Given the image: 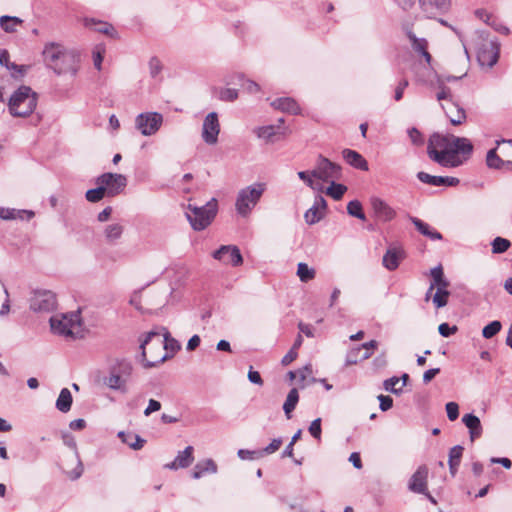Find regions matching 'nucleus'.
Segmentation results:
<instances>
[{"label":"nucleus","mask_w":512,"mask_h":512,"mask_svg":"<svg viewBox=\"0 0 512 512\" xmlns=\"http://www.w3.org/2000/svg\"><path fill=\"white\" fill-rule=\"evenodd\" d=\"M473 152V144L468 138L452 134H433L429 138L427 154L442 167L455 168L468 160Z\"/></svg>","instance_id":"obj_1"},{"label":"nucleus","mask_w":512,"mask_h":512,"mask_svg":"<svg viewBox=\"0 0 512 512\" xmlns=\"http://www.w3.org/2000/svg\"><path fill=\"white\" fill-rule=\"evenodd\" d=\"M180 348V343L171 337L167 328L162 327L161 332L150 331L146 334L140 344L138 360L145 368H151L172 357Z\"/></svg>","instance_id":"obj_2"},{"label":"nucleus","mask_w":512,"mask_h":512,"mask_svg":"<svg viewBox=\"0 0 512 512\" xmlns=\"http://www.w3.org/2000/svg\"><path fill=\"white\" fill-rule=\"evenodd\" d=\"M42 55L47 67L57 75L70 74L76 76L81 63V51L79 49L50 42L44 46Z\"/></svg>","instance_id":"obj_3"},{"label":"nucleus","mask_w":512,"mask_h":512,"mask_svg":"<svg viewBox=\"0 0 512 512\" xmlns=\"http://www.w3.org/2000/svg\"><path fill=\"white\" fill-rule=\"evenodd\" d=\"M133 370V365L129 360L115 359L109 365L108 373L104 377L103 382L111 390L126 393Z\"/></svg>","instance_id":"obj_4"},{"label":"nucleus","mask_w":512,"mask_h":512,"mask_svg":"<svg viewBox=\"0 0 512 512\" xmlns=\"http://www.w3.org/2000/svg\"><path fill=\"white\" fill-rule=\"evenodd\" d=\"M37 106V94L29 86H20L9 98L8 109L14 117H27Z\"/></svg>","instance_id":"obj_5"},{"label":"nucleus","mask_w":512,"mask_h":512,"mask_svg":"<svg viewBox=\"0 0 512 512\" xmlns=\"http://www.w3.org/2000/svg\"><path fill=\"white\" fill-rule=\"evenodd\" d=\"M490 34H475L477 60L482 67L492 68L499 59L500 43Z\"/></svg>","instance_id":"obj_6"},{"label":"nucleus","mask_w":512,"mask_h":512,"mask_svg":"<svg viewBox=\"0 0 512 512\" xmlns=\"http://www.w3.org/2000/svg\"><path fill=\"white\" fill-rule=\"evenodd\" d=\"M217 213V202L215 199L207 202L203 206L189 204L185 215L196 231L204 230L211 224Z\"/></svg>","instance_id":"obj_7"},{"label":"nucleus","mask_w":512,"mask_h":512,"mask_svg":"<svg viewBox=\"0 0 512 512\" xmlns=\"http://www.w3.org/2000/svg\"><path fill=\"white\" fill-rule=\"evenodd\" d=\"M264 191V183H254L239 190L235 202L237 213L242 217H247L261 199Z\"/></svg>","instance_id":"obj_8"},{"label":"nucleus","mask_w":512,"mask_h":512,"mask_svg":"<svg viewBox=\"0 0 512 512\" xmlns=\"http://www.w3.org/2000/svg\"><path fill=\"white\" fill-rule=\"evenodd\" d=\"M50 327L54 334L74 339L80 327L78 313L54 315L50 318Z\"/></svg>","instance_id":"obj_9"},{"label":"nucleus","mask_w":512,"mask_h":512,"mask_svg":"<svg viewBox=\"0 0 512 512\" xmlns=\"http://www.w3.org/2000/svg\"><path fill=\"white\" fill-rule=\"evenodd\" d=\"M312 174L319 182H331L341 178L342 168L340 165L331 162L328 158L319 155L316 160V165L314 169H312Z\"/></svg>","instance_id":"obj_10"},{"label":"nucleus","mask_w":512,"mask_h":512,"mask_svg":"<svg viewBox=\"0 0 512 512\" xmlns=\"http://www.w3.org/2000/svg\"><path fill=\"white\" fill-rule=\"evenodd\" d=\"M96 184L104 188L108 197H114L123 192L127 186V178L123 174L107 172L97 177Z\"/></svg>","instance_id":"obj_11"},{"label":"nucleus","mask_w":512,"mask_h":512,"mask_svg":"<svg viewBox=\"0 0 512 512\" xmlns=\"http://www.w3.org/2000/svg\"><path fill=\"white\" fill-rule=\"evenodd\" d=\"M163 123V116L158 112H145L135 119V126L144 136L154 135Z\"/></svg>","instance_id":"obj_12"},{"label":"nucleus","mask_w":512,"mask_h":512,"mask_svg":"<svg viewBox=\"0 0 512 512\" xmlns=\"http://www.w3.org/2000/svg\"><path fill=\"white\" fill-rule=\"evenodd\" d=\"M30 309L34 312L48 313L56 308V295L50 290H36L30 297Z\"/></svg>","instance_id":"obj_13"},{"label":"nucleus","mask_w":512,"mask_h":512,"mask_svg":"<svg viewBox=\"0 0 512 512\" xmlns=\"http://www.w3.org/2000/svg\"><path fill=\"white\" fill-rule=\"evenodd\" d=\"M212 257L224 265L233 267L240 266L243 263L241 252L235 245H222L212 253Z\"/></svg>","instance_id":"obj_14"},{"label":"nucleus","mask_w":512,"mask_h":512,"mask_svg":"<svg viewBox=\"0 0 512 512\" xmlns=\"http://www.w3.org/2000/svg\"><path fill=\"white\" fill-rule=\"evenodd\" d=\"M220 133V124L218 114L210 112L207 114L202 125V139L208 145H214L218 142Z\"/></svg>","instance_id":"obj_15"},{"label":"nucleus","mask_w":512,"mask_h":512,"mask_svg":"<svg viewBox=\"0 0 512 512\" xmlns=\"http://www.w3.org/2000/svg\"><path fill=\"white\" fill-rule=\"evenodd\" d=\"M428 468L421 465L411 476L408 488L414 493H426L427 490Z\"/></svg>","instance_id":"obj_16"},{"label":"nucleus","mask_w":512,"mask_h":512,"mask_svg":"<svg viewBox=\"0 0 512 512\" xmlns=\"http://www.w3.org/2000/svg\"><path fill=\"white\" fill-rule=\"evenodd\" d=\"M417 178L419 181L425 184H429L431 186H449L454 187L460 183V180L456 177L449 176H434L430 175L426 172L420 171L417 173Z\"/></svg>","instance_id":"obj_17"},{"label":"nucleus","mask_w":512,"mask_h":512,"mask_svg":"<svg viewBox=\"0 0 512 512\" xmlns=\"http://www.w3.org/2000/svg\"><path fill=\"white\" fill-rule=\"evenodd\" d=\"M441 107L452 125H461L466 120V112L457 102L441 103Z\"/></svg>","instance_id":"obj_18"},{"label":"nucleus","mask_w":512,"mask_h":512,"mask_svg":"<svg viewBox=\"0 0 512 512\" xmlns=\"http://www.w3.org/2000/svg\"><path fill=\"white\" fill-rule=\"evenodd\" d=\"M326 207V200L322 196H317L314 200L312 207L309 208L304 214L306 223L309 225H313L319 222L324 216V211Z\"/></svg>","instance_id":"obj_19"},{"label":"nucleus","mask_w":512,"mask_h":512,"mask_svg":"<svg viewBox=\"0 0 512 512\" xmlns=\"http://www.w3.org/2000/svg\"><path fill=\"white\" fill-rule=\"evenodd\" d=\"M193 447L187 446L183 451H179L175 459L165 465V468L170 470H177L180 468L189 467L194 461Z\"/></svg>","instance_id":"obj_20"},{"label":"nucleus","mask_w":512,"mask_h":512,"mask_svg":"<svg viewBox=\"0 0 512 512\" xmlns=\"http://www.w3.org/2000/svg\"><path fill=\"white\" fill-rule=\"evenodd\" d=\"M404 258V251L397 246L390 247L383 256V266L389 271L398 268L400 261Z\"/></svg>","instance_id":"obj_21"},{"label":"nucleus","mask_w":512,"mask_h":512,"mask_svg":"<svg viewBox=\"0 0 512 512\" xmlns=\"http://www.w3.org/2000/svg\"><path fill=\"white\" fill-rule=\"evenodd\" d=\"M413 51L422 56L428 65H431L432 56L428 52V41L425 38L416 37L415 34H408Z\"/></svg>","instance_id":"obj_22"},{"label":"nucleus","mask_w":512,"mask_h":512,"mask_svg":"<svg viewBox=\"0 0 512 512\" xmlns=\"http://www.w3.org/2000/svg\"><path fill=\"white\" fill-rule=\"evenodd\" d=\"M371 205L377 217L383 221H390L396 216L395 210L380 198H373Z\"/></svg>","instance_id":"obj_23"},{"label":"nucleus","mask_w":512,"mask_h":512,"mask_svg":"<svg viewBox=\"0 0 512 512\" xmlns=\"http://www.w3.org/2000/svg\"><path fill=\"white\" fill-rule=\"evenodd\" d=\"M462 422L469 430L470 440L473 442L475 439L481 437L483 428L479 417L472 413L465 414L462 417Z\"/></svg>","instance_id":"obj_24"},{"label":"nucleus","mask_w":512,"mask_h":512,"mask_svg":"<svg viewBox=\"0 0 512 512\" xmlns=\"http://www.w3.org/2000/svg\"><path fill=\"white\" fill-rule=\"evenodd\" d=\"M342 156H343L344 160L352 167L362 170V171H368V169H369L368 162L357 151L352 150V149H344L342 151Z\"/></svg>","instance_id":"obj_25"},{"label":"nucleus","mask_w":512,"mask_h":512,"mask_svg":"<svg viewBox=\"0 0 512 512\" xmlns=\"http://www.w3.org/2000/svg\"><path fill=\"white\" fill-rule=\"evenodd\" d=\"M62 440H63L64 445H66L67 447H69L75 451V455H76L77 459H79V456L77 453L76 440H75L74 436L70 433H63ZM82 473H83V466H82L81 461L78 460L77 467L73 471L69 472L68 476L71 480H76L82 475Z\"/></svg>","instance_id":"obj_26"},{"label":"nucleus","mask_w":512,"mask_h":512,"mask_svg":"<svg viewBox=\"0 0 512 512\" xmlns=\"http://www.w3.org/2000/svg\"><path fill=\"white\" fill-rule=\"evenodd\" d=\"M78 28L91 30L92 32H111L115 30L110 23L96 20L94 18H84L81 21V26Z\"/></svg>","instance_id":"obj_27"},{"label":"nucleus","mask_w":512,"mask_h":512,"mask_svg":"<svg viewBox=\"0 0 512 512\" xmlns=\"http://www.w3.org/2000/svg\"><path fill=\"white\" fill-rule=\"evenodd\" d=\"M512 160H505L497 154V148L490 149L486 155V164L491 169H505L511 166Z\"/></svg>","instance_id":"obj_28"},{"label":"nucleus","mask_w":512,"mask_h":512,"mask_svg":"<svg viewBox=\"0 0 512 512\" xmlns=\"http://www.w3.org/2000/svg\"><path fill=\"white\" fill-rule=\"evenodd\" d=\"M271 105L280 111L287 112L290 114H299L300 113V107L297 104V102L289 97L284 98H278L274 100Z\"/></svg>","instance_id":"obj_29"},{"label":"nucleus","mask_w":512,"mask_h":512,"mask_svg":"<svg viewBox=\"0 0 512 512\" xmlns=\"http://www.w3.org/2000/svg\"><path fill=\"white\" fill-rule=\"evenodd\" d=\"M217 465L212 459H206L205 461L198 462L193 469V478L199 479L206 473H216Z\"/></svg>","instance_id":"obj_30"},{"label":"nucleus","mask_w":512,"mask_h":512,"mask_svg":"<svg viewBox=\"0 0 512 512\" xmlns=\"http://www.w3.org/2000/svg\"><path fill=\"white\" fill-rule=\"evenodd\" d=\"M412 223L415 225L416 229L424 236L430 238L431 240H441L442 235L436 231L433 230L427 223L423 222L422 220L411 217L410 218Z\"/></svg>","instance_id":"obj_31"},{"label":"nucleus","mask_w":512,"mask_h":512,"mask_svg":"<svg viewBox=\"0 0 512 512\" xmlns=\"http://www.w3.org/2000/svg\"><path fill=\"white\" fill-rule=\"evenodd\" d=\"M9 58H10V56H9L8 51L5 49H1L0 50V65L4 66L8 70H10L14 77L22 76L25 71L24 66H19L15 63L10 62Z\"/></svg>","instance_id":"obj_32"},{"label":"nucleus","mask_w":512,"mask_h":512,"mask_svg":"<svg viewBox=\"0 0 512 512\" xmlns=\"http://www.w3.org/2000/svg\"><path fill=\"white\" fill-rule=\"evenodd\" d=\"M474 14L479 20L486 23L488 26H490L496 32H503L502 31L503 27L501 25H499L496 18L492 14L488 13L486 10L477 9ZM504 30H505L504 32H508L507 28H504Z\"/></svg>","instance_id":"obj_33"},{"label":"nucleus","mask_w":512,"mask_h":512,"mask_svg":"<svg viewBox=\"0 0 512 512\" xmlns=\"http://www.w3.org/2000/svg\"><path fill=\"white\" fill-rule=\"evenodd\" d=\"M474 14L479 20L486 23L488 26H490L496 32H503L502 31L503 27L501 25H499L496 18L492 14L488 13L486 10L477 9ZM504 30H505L504 32H508L507 28H504Z\"/></svg>","instance_id":"obj_34"},{"label":"nucleus","mask_w":512,"mask_h":512,"mask_svg":"<svg viewBox=\"0 0 512 512\" xmlns=\"http://www.w3.org/2000/svg\"><path fill=\"white\" fill-rule=\"evenodd\" d=\"M124 227L120 223H111L104 228V236L108 243H115L123 234Z\"/></svg>","instance_id":"obj_35"},{"label":"nucleus","mask_w":512,"mask_h":512,"mask_svg":"<svg viewBox=\"0 0 512 512\" xmlns=\"http://www.w3.org/2000/svg\"><path fill=\"white\" fill-rule=\"evenodd\" d=\"M72 394L68 388H63L56 400V408L62 412L67 413L72 406Z\"/></svg>","instance_id":"obj_36"},{"label":"nucleus","mask_w":512,"mask_h":512,"mask_svg":"<svg viewBox=\"0 0 512 512\" xmlns=\"http://www.w3.org/2000/svg\"><path fill=\"white\" fill-rule=\"evenodd\" d=\"M299 401V393L296 388H292L283 404V410L287 419H291L292 412L296 408Z\"/></svg>","instance_id":"obj_37"},{"label":"nucleus","mask_w":512,"mask_h":512,"mask_svg":"<svg viewBox=\"0 0 512 512\" xmlns=\"http://www.w3.org/2000/svg\"><path fill=\"white\" fill-rule=\"evenodd\" d=\"M422 10L426 13H433L437 10L448 9L450 2L448 0H419Z\"/></svg>","instance_id":"obj_38"},{"label":"nucleus","mask_w":512,"mask_h":512,"mask_svg":"<svg viewBox=\"0 0 512 512\" xmlns=\"http://www.w3.org/2000/svg\"><path fill=\"white\" fill-rule=\"evenodd\" d=\"M23 20L13 16H2L0 18V25L4 32H16L17 28L24 29L22 26Z\"/></svg>","instance_id":"obj_39"},{"label":"nucleus","mask_w":512,"mask_h":512,"mask_svg":"<svg viewBox=\"0 0 512 512\" xmlns=\"http://www.w3.org/2000/svg\"><path fill=\"white\" fill-rule=\"evenodd\" d=\"M297 175L312 190L317 192H322L324 190L322 183L316 181L315 176L312 174V170L299 171Z\"/></svg>","instance_id":"obj_40"},{"label":"nucleus","mask_w":512,"mask_h":512,"mask_svg":"<svg viewBox=\"0 0 512 512\" xmlns=\"http://www.w3.org/2000/svg\"><path fill=\"white\" fill-rule=\"evenodd\" d=\"M464 76H466V73H464L460 76H452V75L445 76V75L435 74V82H431L430 86L437 88L438 91L451 90L449 87L446 86V83L460 80Z\"/></svg>","instance_id":"obj_41"},{"label":"nucleus","mask_w":512,"mask_h":512,"mask_svg":"<svg viewBox=\"0 0 512 512\" xmlns=\"http://www.w3.org/2000/svg\"><path fill=\"white\" fill-rule=\"evenodd\" d=\"M316 272L310 268L306 263L300 262L297 265V276L302 282H308L315 278Z\"/></svg>","instance_id":"obj_42"},{"label":"nucleus","mask_w":512,"mask_h":512,"mask_svg":"<svg viewBox=\"0 0 512 512\" xmlns=\"http://www.w3.org/2000/svg\"><path fill=\"white\" fill-rule=\"evenodd\" d=\"M346 191L347 187L345 185L336 183L335 180H333L330 182V186L327 187L326 194L334 200H340Z\"/></svg>","instance_id":"obj_43"},{"label":"nucleus","mask_w":512,"mask_h":512,"mask_svg":"<svg viewBox=\"0 0 512 512\" xmlns=\"http://www.w3.org/2000/svg\"><path fill=\"white\" fill-rule=\"evenodd\" d=\"M254 133L258 138L265 140L266 142H273V136L276 135V128L273 125L258 127L254 130Z\"/></svg>","instance_id":"obj_44"},{"label":"nucleus","mask_w":512,"mask_h":512,"mask_svg":"<svg viewBox=\"0 0 512 512\" xmlns=\"http://www.w3.org/2000/svg\"><path fill=\"white\" fill-rule=\"evenodd\" d=\"M105 53H106V49L103 44L96 45L92 50L93 65H94L95 69H97L98 71H101V69H102V62H103Z\"/></svg>","instance_id":"obj_45"},{"label":"nucleus","mask_w":512,"mask_h":512,"mask_svg":"<svg viewBox=\"0 0 512 512\" xmlns=\"http://www.w3.org/2000/svg\"><path fill=\"white\" fill-rule=\"evenodd\" d=\"M235 78L248 93L254 94L260 91V86L256 82L246 79L243 74H237Z\"/></svg>","instance_id":"obj_46"},{"label":"nucleus","mask_w":512,"mask_h":512,"mask_svg":"<svg viewBox=\"0 0 512 512\" xmlns=\"http://www.w3.org/2000/svg\"><path fill=\"white\" fill-rule=\"evenodd\" d=\"M502 328V324L498 320H494L486 325L482 330V336L486 339H490L494 337L497 333L500 332Z\"/></svg>","instance_id":"obj_47"},{"label":"nucleus","mask_w":512,"mask_h":512,"mask_svg":"<svg viewBox=\"0 0 512 512\" xmlns=\"http://www.w3.org/2000/svg\"><path fill=\"white\" fill-rule=\"evenodd\" d=\"M510 246H511V243L508 239H505L502 237H496L492 241V252L495 254L504 253L509 249Z\"/></svg>","instance_id":"obj_48"},{"label":"nucleus","mask_w":512,"mask_h":512,"mask_svg":"<svg viewBox=\"0 0 512 512\" xmlns=\"http://www.w3.org/2000/svg\"><path fill=\"white\" fill-rule=\"evenodd\" d=\"M106 195V193L104 192V188L101 187V185H98V187L96 188H93V189H89L86 194H85V197L87 199V201L91 202V203H96V202H99L100 200H102Z\"/></svg>","instance_id":"obj_49"},{"label":"nucleus","mask_w":512,"mask_h":512,"mask_svg":"<svg viewBox=\"0 0 512 512\" xmlns=\"http://www.w3.org/2000/svg\"><path fill=\"white\" fill-rule=\"evenodd\" d=\"M347 212L353 217H356L360 220H365V214L362 211V205L358 200H352L348 203Z\"/></svg>","instance_id":"obj_50"},{"label":"nucleus","mask_w":512,"mask_h":512,"mask_svg":"<svg viewBox=\"0 0 512 512\" xmlns=\"http://www.w3.org/2000/svg\"><path fill=\"white\" fill-rule=\"evenodd\" d=\"M449 295H450L449 291L437 289L436 293L432 297V301H433L434 305L436 306V308L439 309V308L446 306L448 303Z\"/></svg>","instance_id":"obj_51"},{"label":"nucleus","mask_w":512,"mask_h":512,"mask_svg":"<svg viewBox=\"0 0 512 512\" xmlns=\"http://www.w3.org/2000/svg\"><path fill=\"white\" fill-rule=\"evenodd\" d=\"M464 448L461 445L452 447L449 451L448 463H455L460 465Z\"/></svg>","instance_id":"obj_52"},{"label":"nucleus","mask_w":512,"mask_h":512,"mask_svg":"<svg viewBox=\"0 0 512 512\" xmlns=\"http://www.w3.org/2000/svg\"><path fill=\"white\" fill-rule=\"evenodd\" d=\"M400 379L396 376L386 379L383 383L384 389L394 394H400L402 392V387H397Z\"/></svg>","instance_id":"obj_53"},{"label":"nucleus","mask_w":512,"mask_h":512,"mask_svg":"<svg viewBox=\"0 0 512 512\" xmlns=\"http://www.w3.org/2000/svg\"><path fill=\"white\" fill-rule=\"evenodd\" d=\"M162 64L160 60L156 57H153L149 61V73L152 78H157L162 72Z\"/></svg>","instance_id":"obj_54"},{"label":"nucleus","mask_w":512,"mask_h":512,"mask_svg":"<svg viewBox=\"0 0 512 512\" xmlns=\"http://www.w3.org/2000/svg\"><path fill=\"white\" fill-rule=\"evenodd\" d=\"M496 144H497L498 147L501 144H505L506 146L501 148V154L503 155L504 158H506L505 160H508V159L512 160V139H509V140H505V139L497 140ZM511 165H512V163H511Z\"/></svg>","instance_id":"obj_55"},{"label":"nucleus","mask_w":512,"mask_h":512,"mask_svg":"<svg viewBox=\"0 0 512 512\" xmlns=\"http://www.w3.org/2000/svg\"><path fill=\"white\" fill-rule=\"evenodd\" d=\"M407 133H408V136H409L411 142L414 145L421 146L424 143L423 135L417 128L412 127L410 129H408Z\"/></svg>","instance_id":"obj_56"},{"label":"nucleus","mask_w":512,"mask_h":512,"mask_svg":"<svg viewBox=\"0 0 512 512\" xmlns=\"http://www.w3.org/2000/svg\"><path fill=\"white\" fill-rule=\"evenodd\" d=\"M447 417L450 421H455L459 416V406L456 402H448L446 404Z\"/></svg>","instance_id":"obj_57"},{"label":"nucleus","mask_w":512,"mask_h":512,"mask_svg":"<svg viewBox=\"0 0 512 512\" xmlns=\"http://www.w3.org/2000/svg\"><path fill=\"white\" fill-rule=\"evenodd\" d=\"M377 346H378V343L375 340H371V341L366 342V343L362 344L361 346H359V348H361V350L362 349L365 350L364 354L361 356V359L362 360L368 359L372 355V351L374 349H376Z\"/></svg>","instance_id":"obj_58"},{"label":"nucleus","mask_w":512,"mask_h":512,"mask_svg":"<svg viewBox=\"0 0 512 512\" xmlns=\"http://www.w3.org/2000/svg\"><path fill=\"white\" fill-rule=\"evenodd\" d=\"M238 98V90L234 88H225L220 92V99L223 101H234Z\"/></svg>","instance_id":"obj_59"},{"label":"nucleus","mask_w":512,"mask_h":512,"mask_svg":"<svg viewBox=\"0 0 512 512\" xmlns=\"http://www.w3.org/2000/svg\"><path fill=\"white\" fill-rule=\"evenodd\" d=\"M308 430L315 439L319 440L321 438V419L317 418L313 420Z\"/></svg>","instance_id":"obj_60"},{"label":"nucleus","mask_w":512,"mask_h":512,"mask_svg":"<svg viewBox=\"0 0 512 512\" xmlns=\"http://www.w3.org/2000/svg\"><path fill=\"white\" fill-rule=\"evenodd\" d=\"M457 326H450L448 323H442L438 327L439 334L443 337H449L457 332Z\"/></svg>","instance_id":"obj_61"},{"label":"nucleus","mask_w":512,"mask_h":512,"mask_svg":"<svg viewBox=\"0 0 512 512\" xmlns=\"http://www.w3.org/2000/svg\"><path fill=\"white\" fill-rule=\"evenodd\" d=\"M361 352V348L357 347L349 351L346 357V363L348 365L356 364L359 360H362L361 357H359V353Z\"/></svg>","instance_id":"obj_62"},{"label":"nucleus","mask_w":512,"mask_h":512,"mask_svg":"<svg viewBox=\"0 0 512 512\" xmlns=\"http://www.w3.org/2000/svg\"><path fill=\"white\" fill-rule=\"evenodd\" d=\"M378 400L380 402L379 407L382 411L389 410L393 405V399L390 396L379 395Z\"/></svg>","instance_id":"obj_63"},{"label":"nucleus","mask_w":512,"mask_h":512,"mask_svg":"<svg viewBox=\"0 0 512 512\" xmlns=\"http://www.w3.org/2000/svg\"><path fill=\"white\" fill-rule=\"evenodd\" d=\"M430 275L432 277V282L431 283L441 282L442 278H444V273H443L442 266L439 265V266H436V267L432 268L430 270Z\"/></svg>","instance_id":"obj_64"}]
</instances>
